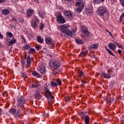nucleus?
<instances>
[{"instance_id":"1","label":"nucleus","mask_w":124,"mask_h":124,"mask_svg":"<svg viewBox=\"0 0 124 124\" xmlns=\"http://www.w3.org/2000/svg\"><path fill=\"white\" fill-rule=\"evenodd\" d=\"M69 27H70V25L68 24H62L59 25L58 27V30H60V31H62V33H64L66 35H68L71 37H72V35H73V34H72V32L68 29Z\"/></svg>"},{"instance_id":"2","label":"nucleus","mask_w":124,"mask_h":124,"mask_svg":"<svg viewBox=\"0 0 124 124\" xmlns=\"http://www.w3.org/2000/svg\"><path fill=\"white\" fill-rule=\"evenodd\" d=\"M45 89V93L46 94V98H48V104L51 107L52 104L54 103V96L52 95V93L49 91V88L47 86H44Z\"/></svg>"},{"instance_id":"3","label":"nucleus","mask_w":124,"mask_h":124,"mask_svg":"<svg viewBox=\"0 0 124 124\" xmlns=\"http://www.w3.org/2000/svg\"><path fill=\"white\" fill-rule=\"evenodd\" d=\"M49 65L50 67H53L54 69L58 70V69L61 66V62L58 60L51 61L49 62Z\"/></svg>"},{"instance_id":"4","label":"nucleus","mask_w":124,"mask_h":124,"mask_svg":"<svg viewBox=\"0 0 124 124\" xmlns=\"http://www.w3.org/2000/svg\"><path fill=\"white\" fill-rule=\"evenodd\" d=\"M56 21L59 24H64L66 22L65 21V19L63 17L62 15V13L60 12L57 13V15H56Z\"/></svg>"},{"instance_id":"5","label":"nucleus","mask_w":124,"mask_h":124,"mask_svg":"<svg viewBox=\"0 0 124 124\" xmlns=\"http://www.w3.org/2000/svg\"><path fill=\"white\" fill-rule=\"evenodd\" d=\"M38 24H39V19L37 18V16H34L31 22V26L34 30H35V29H37Z\"/></svg>"},{"instance_id":"6","label":"nucleus","mask_w":124,"mask_h":124,"mask_svg":"<svg viewBox=\"0 0 124 124\" xmlns=\"http://www.w3.org/2000/svg\"><path fill=\"white\" fill-rule=\"evenodd\" d=\"M24 104H26V100L25 99V97L21 96L19 98H17V107H18V108H20V107L24 106Z\"/></svg>"},{"instance_id":"7","label":"nucleus","mask_w":124,"mask_h":124,"mask_svg":"<svg viewBox=\"0 0 124 124\" xmlns=\"http://www.w3.org/2000/svg\"><path fill=\"white\" fill-rule=\"evenodd\" d=\"M107 9H106V8H103L102 7H99L97 10V13L100 17H103V16H104V14L107 13Z\"/></svg>"},{"instance_id":"8","label":"nucleus","mask_w":124,"mask_h":124,"mask_svg":"<svg viewBox=\"0 0 124 124\" xmlns=\"http://www.w3.org/2000/svg\"><path fill=\"white\" fill-rule=\"evenodd\" d=\"M76 5L78 6V8L75 10L76 12H77V13H81V11L83 10V8H84V4L77 2Z\"/></svg>"},{"instance_id":"9","label":"nucleus","mask_w":124,"mask_h":124,"mask_svg":"<svg viewBox=\"0 0 124 124\" xmlns=\"http://www.w3.org/2000/svg\"><path fill=\"white\" fill-rule=\"evenodd\" d=\"M45 41L46 44L51 46V47H55V43L53 42V40L51 38H46Z\"/></svg>"},{"instance_id":"10","label":"nucleus","mask_w":124,"mask_h":124,"mask_svg":"<svg viewBox=\"0 0 124 124\" xmlns=\"http://www.w3.org/2000/svg\"><path fill=\"white\" fill-rule=\"evenodd\" d=\"M81 31L85 36H90V32L88 31V28L84 26H82L81 28Z\"/></svg>"},{"instance_id":"11","label":"nucleus","mask_w":124,"mask_h":124,"mask_svg":"<svg viewBox=\"0 0 124 124\" xmlns=\"http://www.w3.org/2000/svg\"><path fill=\"white\" fill-rule=\"evenodd\" d=\"M64 15L66 19H68L69 20H70V19L72 18V14L69 11L64 12Z\"/></svg>"},{"instance_id":"12","label":"nucleus","mask_w":124,"mask_h":124,"mask_svg":"<svg viewBox=\"0 0 124 124\" xmlns=\"http://www.w3.org/2000/svg\"><path fill=\"white\" fill-rule=\"evenodd\" d=\"M33 13H34V10H32V9H28L26 12L27 17H31V16Z\"/></svg>"},{"instance_id":"13","label":"nucleus","mask_w":124,"mask_h":124,"mask_svg":"<svg viewBox=\"0 0 124 124\" xmlns=\"http://www.w3.org/2000/svg\"><path fill=\"white\" fill-rule=\"evenodd\" d=\"M93 7L92 6L88 7V8H87L85 10V12L86 14L89 15V14H91V13H93Z\"/></svg>"},{"instance_id":"14","label":"nucleus","mask_w":124,"mask_h":124,"mask_svg":"<svg viewBox=\"0 0 124 124\" xmlns=\"http://www.w3.org/2000/svg\"><path fill=\"white\" fill-rule=\"evenodd\" d=\"M101 76L104 77V78H106L107 79H110L111 78V74H106L105 72H102Z\"/></svg>"},{"instance_id":"15","label":"nucleus","mask_w":124,"mask_h":124,"mask_svg":"<svg viewBox=\"0 0 124 124\" xmlns=\"http://www.w3.org/2000/svg\"><path fill=\"white\" fill-rule=\"evenodd\" d=\"M34 95L36 99H40V98L42 97V95L40 94V92L37 91L36 92V93L34 94Z\"/></svg>"},{"instance_id":"16","label":"nucleus","mask_w":124,"mask_h":124,"mask_svg":"<svg viewBox=\"0 0 124 124\" xmlns=\"http://www.w3.org/2000/svg\"><path fill=\"white\" fill-rule=\"evenodd\" d=\"M108 46L109 49L112 50V51H115V50H116V45L114 44L110 43L108 44Z\"/></svg>"},{"instance_id":"17","label":"nucleus","mask_w":124,"mask_h":124,"mask_svg":"<svg viewBox=\"0 0 124 124\" xmlns=\"http://www.w3.org/2000/svg\"><path fill=\"white\" fill-rule=\"evenodd\" d=\"M46 71V69L45 66H42L38 69V71L40 72L42 74H44L45 73V71Z\"/></svg>"},{"instance_id":"18","label":"nucleus","mask_w":124,"mask_h":124,"mask_svg":"<svg viewBox=\"0 0 124 124\" xmlns=\"http://www.w3.org/2000/svg\"><path fill=\"white\" fill-rule=\"evenodd\" d=\"M10 12V11H9L8 9H4L2 10V14H3V15H8Z\"/></svg>"},{"instance_id":"19","label":"nucleus","mask_w":124,"mask_h":124,"mask_svg":"<svg viewBox=\"0 0 124 124\" xmlns=\"http://www.w3.org/2000/svg\"><path fill=\"white\" fill-rule=\"evenodd\" d=\"M98 48V44H94L92 45V46H89V50H92V49H97Z\"/></svg>"},{"instance_id":"20","label":"nucleus","mask_w":124,"mask_h":124,"mask_svg":"<svg viewBox=\"0 0 124 124\" xmlns=\"http://www.w3.org/2000/svg\"><path fill=\"white\" fill-rule=\"evenodd\" d=\"M27 66H28V67H30L31 63V57L30 56H28L27 58Z\"/></svg>"},{"instance_id":"21","label":"nucleus","mask_w":124,"mask_h":124,"mask_svg":"<svg viewBox=\"0 0 124 124\" xmlns=\"http://www.w3.org/2000/svg\"><path fill=\"white\" fill-rule=\"evenodd\" d=\"M84 121L85 124H90V117L88 115H86L84 117Z\"/></svg>"},{"instance_id":"22","label":"nucleus","mask_w":124,"mask_h":124,"mask_svg":"<svg viewBox=\"0 0 124 124\" xmlns=\"http://www.w3.org/2000/svg\"><path fill=\"white\" fill-rule=\"evenodd\" d=\"M37 41L38 42H39V43H43V38H41V36H38L37 37Z\"/></svg>"},{"instance_id":"23","label":"nucleus","mask_w":124,"mask_h":124,"mask_svg":"<svg viewBox=\"0 0 124 124\" xmlns=\"http://www.w3.org/2000/svg\"><path fill=\"white\" fill-rule=\"evenodd\" d=\"M32 74L34 76H36V77H37L38 78H40V77H41V75H40V74H39V73H37L36 71L32 72Z\"/></svg>"},{"instance_id":"24","label":"nucleus","mask_w":124,"mask_h":124,"mask_svg":"<svg viewBox=\"0 0 124 124\" xmlns=\"http://www.w3.org/2000/svg\"><path fill=\"white\" fill-rule=\"evenodd\" d=\"M9 113H10V115H13V114L16 113V109L15 108H11L9 111Z\"/></svg>"},{"instance_id":"25","label":"nucleus","mask_w":124,"mask_h":124,"mask_svg":"<svg viewBox=\"0 0 124 124\" xmlns=\"http://www.w3.org/2000/svg\"><path fill=\"white\" fill-rule=\"evenodd\" d=\"M16 39H13L12 40H11L9 42V44L8 46H10V45H13V44H15V43H16Z\"/></svg>"},{"instance_id":"26","label":"nucleus","mask_w":124,"mask_h":124,"mask_svg":"<svg viewBox=\"0 0 124 124\" xmlns=\"http://www.w3.org/2000/svg\"><path fill=\"white\" fill-rule=\"evenodd\" d=\"M105 48L106 49V51L108 52L109 55H111V56H113V57H115V55L114 54V53H112V51H111L110 49H108V48H107V46H105Z\"/></svg>"},{"instance_id":"27","label":"nucleus","mask_w":124,"mask_h":124,"mask_svg":"<svg viewBox=\"0 0 124 124\" xmlns=\"http://www.w3.org/2000/svg\"><path fill=\"white\" fill-rule=\"evenodd\" d=\"M39 16L42 18V19H43L44 18V15H45V13L44 11H41L39 12Z\"/></svg>"},{"instance_id":"28","label":"nucleus","mask_w":124,"mask_h":124,"mask_svg":"<svg viewBox=\"0 0 124 124\" xmlns=\"http://www.w3.org/2000/svg\"><path fill=\"white\" fill-rule=\"evenodd\" d=\"M76 42L77 44H83V41L80 39H75Z\"/></svg>"},{"instance_id":"29","label":"nucleus","mask_w":124,"mask_h":124,"mask_svg":"<svg viewBox=\"0 0 124 124\" xmlns=\"http://www.w3.org/2000/svg\"><path fill=\"white\" fill-rule=\"evenodd\" d=\"M113 101H114V97H110V100H107V103H108V104H109V105H110L111 103H112V102H113Z\"/></svg>"},{"instance_id":"30","label":"nucleus","mask_w":124,"mask_h":124,"mask_svg":"<svg viewBox=\"0 0 124 124\" xmlns=\"http://www.w3.org/2000/svg\"><path fill=\"white\" fill-rule=\"evenodd\" d=\"M39 30L40 31H42L43 29H44V24H43V22H41L39 26Z\"/></svg>"},{"instance_id":"31","label":"nucleus","mask_w":124,"mask_h":124,"mask_svg":"<svg viewBox=\"0 0 124 124\" xmlns=\"http://www.w3.org/2000/svg\"><path fill=\"white\" fill-rule=\"evenodd\" d=\"M6 36H7V37H11L12 38V37L13 36V34L10 32H7L6 34Z\"/></svg>"},{"instance_id":"32","label":"nucleus","mask_w":124,"mask_h":124,"mask_svg":"<svg viewBox=\"0 0 124 124\" xmlns=\"http://www.w3.org/2000/svg\"><path fill=\"white\" fill-rule=\"evenodd\" d=\"M56 82L57 83V85H59V86H61V85H62V81L61 79H60V78H57L56 79Z\"/></svg>"},{"instance_id":"33","label":"nucleus","mask_w":124,"mask_h":124,"mask_svg":"<svg viewBox=\"0 0 124 124\" xmlns=\"http://www.w3.org/2000/svg\"><path fill=\"white\" fill-rule=\"evenodd\" d=\"M35 52V49L33 48H31L29 50L28 53L29 54H32V53H34Z\"/></svg>"},{"instance_id":"34","label":"nucleus","mask_w":124,"mask_h":124,"mask_svg":"<svg viewBox=\"0 0 124 124\" xmlns=\"http://www.w3.org/2000/svg\"><path fill=\"white\" fill-rule=\"evenodd\" d=\"M31 48V46L30 45H26L24 46V50H29Z\"/></svg>"},{"instance_id":"35","label":"nucleus","mask_w":124,"mask_h":124,"mask_svg":"<svg viewBox=\"0 0 124 124\" xmlns=\"http://www.w3.org/2000/svg\"><path fill=\"white\" fill-rule=\"evenodd\" d=\"M50 84L52 87H58V84L56 82H51Z\"/></svg>"},{"instance_id":"36","label":"nucleus","mask_w":124,"mask_h":124,"mask_svg":"<svg viewBox=\"0 0 124 124\" xmlns=\"http://www.w3.org/2000/svg\"><path fill=\"white\" fill-rule=\"evenodd\" d=\"M79 115H80L82 120H83L84 118H85V113L81 112L80 113H79Z\"/></svg>"},{"instance_id":"37","label":"nucleus","mask_w":124,"mask_h":124,"mask_svg":"<svg viewBox=\"0 0 124 124\" xmlns=\"http://www.w3.org/2000/svg\"><path fill=\"white\" fill-rule=\"evenodd\" d=\"M65 100L66 102H68L70 101V98L69 97V96H67L66 97H65Z\"/></svg>"},{"instance_id":"38","label":"nucleus","mask_w":124,"mask_h":124,"mask_svg":"<svg viewBox=\"0 0 124 124\" xmlns=\"http://www.w3.org/2000/svg\"><path fill=\"white\" fill-rule=\"evenodd\" d=\"M78 75H79V77H81V76H84V73L81 71H79L78 72Z\"/></svg>"},{"instance_id":"39","label":"nucleus","mask_w":124,"mask_h":124,"mask_svg":"<svg viewBox=\"0 0 124 124\" xmlns=\"http://www.w3.org/2000/svg\"><path fill=\"white\" fill-rule=\"evenodd\" d=\"M15 118L18 120L20 118V114L17 112L15 114Z\"/></svg>"},{"instance_id":"40","label":"nucleus","mask_w":124,"mask_h":124,"mask_svg":"<svg viewBox=\"0 0 124 124\" xmlns=\"http://www.w3.org/2000/svg\"><path fill=\"white\" fill-rule=\"evenodd\" d=\"M86 55H87V52L82 51L81 53H80V56H82V57L86 56Z\"/></svg>"},{"instance_id":"41","label":"nucleus","mask_w":124,"mask_h":124,"mask_svg":"<svg viewBox=\"0 0 124 124\" xmlns=\"http://www.w3.org/2000/svg\"><path fill=\"white\" fill-rule=\"evenodd\" d=\"M120 2L121 5L124 7V0H120Z\"/></svg>"},{"instance_id":"42","label":"nucleus","mask_w":124,"mask_h":124,"mask_svg":"<svg viewBox=\"0 0 124 124\" xmlns=\"http://www.w3.org/2000/svg\"><path fill=\"white\" fill-rule=\"evenodd\" d=\"M32 88H38V87H39V85L37 84H32Z\"/></svg>"},{"instance_id":"43","label":"nucleus","mask_w":124,"mask_h":124,"mask_svg":"<svg viewBox=\"0 0 124 124\" xmlns=\"http://www.w3.org/2000/svg\"><path fill=\"white\" fill-rule=\"evenodd\" d=\"M19 21L20 23H23V22H24V18L23 17H20L19 18Z\"/></svg>"},{"instance_id":"44","label":"nucleus","mask_w":124,"mask_h":124,"mask_svg":"<svg viewBox=\"0 0 124 124\" xmlns=\"http://www.w3.org/2000/svg\"><path fill=\"white\" fill-rule=\"evenodd\" d=\"M107 72L108 73V74H111V73L113 72V70H112V68H111L110 69H108L107 70Z\"/></svg>"},{"instance_id":"45","label":"nucleus","mask_w":124,"mask_h":124,"mask_svg":"<svg viewBox=\"0 0 124 124\" xmlns=\"http://www.w3.org/2000/svg\"><path fill=\"white\" fill-rule=\"evenodd\" d=\"M94 3H96V4L100 3L101 1H100V0H94Z\"/></svg>"},{"instance_id":"46","label":"nucleus","mask_w":124,"mask_h":124,"mask_svg":"<svg viewBox=\"0 0 124 124\" xmlns=\"http://www.w3.org/2000/svg\"><path fill=\"white\" fill-rule=\"evenodd\" d=\"M51 73L52 74H53V75H56L58 74V72L52 71V72H51Z\"/></svg>"},{"instance_id":"47","label":"nucleus","mask_w":124,"mask_h":124,"mask_svg":"<svg viewBox=\"0 0 124 124\" xmlns=\"http://www.w3.org/2000/svg\"><path fill=\"white\" fill-rule=\"evenodd\" d=\"M0 38L1 39H2V38H3V35L1 34V33L0 32Z\"/></svg>"},{"instance_id":"48","label":"nucleus","mask_w":124,"mask_h":124,"mask_svg":"<svg viewBox=\"0 0 124 124\" xmlns=\"http://www.w3.org/2000/svg\"><path fill=\"white\" fill-rule=\"evenodd\" d=\"M40 48V46H35V48L36 49V50H39Z\"/></svg>"},{"instance_id":"49","label":"nucleus","mask_w":124,"mask_h":124,"mask_svg":"<svg viewBox=\"0 0 124 124\" xmlns=\"http://www.w3.org/2000/svg\"><path fill=\"white\" fill-rule=\"evenodd\" d=\"M118 54H122V50H121V49H118Z\"/></svg>"},{"instance_id":"50","label":"nucleus","mask_w":124,"mask_h":124,"mask_svg":"<svg viewBox=\"0 0 124 124\" xmlns=\"http://www.w3.org/2000/svg\"><path fill=\"white\" fill-rule=\"evenodd\" d=\"M116 45H117V47H119V48H120L121 46H122L121 45H119V43H116Z\"/></svg>"},{"instance_id":"51","label":"nucleus","mask_w":124,"mask_h":124,"mask_svg":"<svg viewBox=\"0 0 124 124\" xmlns=\"http://www.w3.org/2000/svg\"><path fill=\"white\" fill-rule=\"evenodd\" d=\"M34 1L36 3H39V1H38V0H34Z\"/></svg>"},{"instance_id":"52","label":"nucleus","mask_w":124,"mask_h":124,"mask_svg":"<svg viewBox=\"0 0 124 124\" xmlns=\"http://www.w3.org/2000/svg\"><path fill=\"white\" fill-rule=\"evenodd\" d=\"M18 114H20V113H21V109H18L17 110V112Z\"/></svg>"},{"instance_id":"53","label":"nucleus","mask_w":124,"mask_h":124,"mask_svg":"<svg viewBox=\"0 0 124 124\" xmlns=\"http://www.w3.org/2000/svg\"><path fill=\"white\" fill-rule=\"evenodd\" d=\"M1 2H5V1L4 0H0V3H1Z\"/></svg>"},{"instance_id":"54","label":"nucleus","mask_w":124,"mask_h":124,"mask_svg":"<svg viewBox=\"0 0 124 124\" xmlns=\"http://www.w3.org/2000/svg\"><path fill=\"white\" fill-rule=\"evenodd\" d=\"M120 48L121 49H124V46L121 45Z\"/></svg>"},{"instance_id":"55","label":"nucleus","mask_w":124,"mask_h":124,"mask_svg":"<svg viewBox=\"0 0 124 124\" xmlns=\"http://www.w3.org/2000/svg\"><path fill=\"white\" fill-rule=\"evenodd\" d=\"M13 21H14V22H16V23H17V20H16V19H13Z\"/></svg>"},{"instance_id":"56","label":"nucleus","mask_w":124,"mask_h":124,"mask_svg":"<svg viewBox=\"0 0 124 124\" xmlns=\"http://www.w3.org/2000/svg\"><path fill=\"white\" fill-rule=\"evenodd\" d=\"M22 63H23V65H24V64H25L26 62H25V61H23V62H22Z\"/></svg>"},{"instance_id":"57","label":"nucleus","mask_w":124,"mask_h":124,"mask_svg":"<svg viewBox=\"0 0 124 124\" xmlns=\"http://www.w3.org/2000/svg\"><path fill=\"white\" fill-rule=\"evenodd\" d=\"M2 112H3L2 111V109L0 108V113H2Z\"/></svg>"},{"instance_id":"58","label":"nucleus","mask_w":124,"mask_h":124,"mask_svg":"<svg viewBox=\"0 0 124 124\" xmlns=\"http://www.w3.org/2000/svg\"><path fill=\"white\" fill-rule=\"evenodd\" d=\"M81 82L82 83H86V82H85L84 80H82Z\"/></svg>"},{"instance_id":"59","label":"nucleus","mask_w":124,"mask_h":124,"mask_svg":"<svg viewBox=\"0 0 124 124\" xmlns=\"http://www.w3.org/2000/svg\"><path fill=\"white\" fill-rule=\"evenodd\" d=\"M106 31H107V32H108V33L110 32V31H108L107 30H106Z\"/></svg>"},{"instance_id":"60","label":"nucleus","mask_w":124,"mask_h":124,"mask_svg":"<svg viewBox=\"0 0 124 124\" xmlns=\"http://www.w3.org/2000/svg\"><path fill=\"white\" fill-rule=\"evenodd\" d=\"M108 33H109V34H110V35H112V33H110V32H109Z\"/></svg>"},{"instance_id":"61","label":"nucleus","mask_w":124,"mask_h":124,"mask_svg":"<svg viewBox=\"0 0 124 124\" xmlns=\"http://www.w3.org/2000/svg\"><path fill=\"white\" fill-rule=\"evenodd\" d=\"M66 0V1H70V0Z\"/></svg>"},{"instance_id":"62","label":"nucleus","mask_w":124,"mask_h":124,"mask_svg":"<svg viewBox=\"0 0 124 124\" xmlns=\"http://www.w3.org/2000/svg\"><path fill=\"white\" fill-rule=\"evenodd\" d=\"M76 31H75V30H74L73 31V32H75Z\"/></svg>"},{"instance_id":"63","label":"nucleus","mask_w":124,"mask_h":124,"mask_svg":"<svg viewBox=\"0 0 124 124\" xmlns=\"http://www.w3.org/2000/svg\"><path fill=\"white\" fill-rule=\"evenodd\" d=\"M23 78H25V77H25V76L24 75H23Z\"/></svg>"},{"instance_id":"64","label":"nucleus","mask_w":124,"mask_h":124,"mask_svg":"<svg viewBox=\"0 0 124 124\" xmlns=\"http://www.w3.org/2000/svg\"><path fill=\"white\" fill-rule=\"evenodd\" d=\"M101 1H102V2H103V1H104L105 0H101Z\"/></svg>"}]
</instances>
